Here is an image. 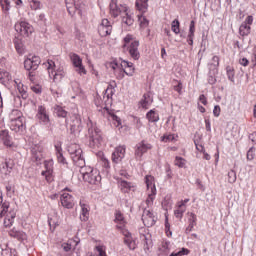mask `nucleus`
Masks as SVG:
<instances>
[{
	"instance_id": "31",
	"label": "nucleus",
	"mask_w": 256,
	"mask_h": 256,
	"mask_svg": "<svg viewBox=\"0 0 256 256\" xmlns=\"http://www.w3.org/2000/svg\"><path fill=\"white\" fill-rule=\"evenodd\" d=\"M151 103H153L151 97L149 95H144L139 102V107H141L142 109H149V107H151Z\"/></svg>"
},
{
	"instance_id": "42",
	"label": "nucleus",
	"mask_w": 256,
	"mask_h": 256,
	"mask_svg": "<svg viewBox=\"0 0 256 256\" xmlns=\"http://www.w3.org/2000/svg\"><path fill=\"white\" fill-rule=\"evenodd\" d=\"M188 37L190 39V43H193V37H195V21H191Z\"/></svg>"
},
{
	"instance_id": "21",
	"label": "nucleus",
	"mask_w": 256,
	"mask_h": 256,
	"mask_svg": "<svg viewBox=\"0 0 256 256\" xmlns=\"http://www.w3.org/2000/svg\"><path fill=\"white\" fill-rule=\"evenodd\" d=\"M44 165L46 170L42 172V175L48 183H51L53 181V161H46Z\"/></svg>"
},
{
	"instance_id": "52",
	"label": "nucleus",
	"mask_w": 256,
	"mask_h": 256,
	"mask_svg": "<svg viewBox=\"0 0 256 256\" xmlns=\"http://www.w3.org/2000/svg\"><path fill=\"white\" fill-rule=\"evenodd\" d=\"M112 121H114V125L117 127H121V118L117 115H112Z\"/></svg>"
},
{
	"instance_id": "51",
	"label": "nucleus",
	"mask_w": 256,
	"mask_h": 256,
	"mask_svg": "<svg viewBox=\"0 0 256 256\" xmlns=\"http://www.w3.org/2000/svg\"><path fill=\"white\" fill-rule=\"evenodd\" d=\"M255 159V148H250L247 152V160L253 161Z\"/></svg>"
},
{
	"instance_id": "2",
	"label": "nucleus",
	"mask_w": 256,
	"mask_h": 256,
	"mask_svg": "<svg viewBox=\"0 0 256 256\" xmlns=\"http://www.w3.org/2000/svg\"><path fill=\"white\" fill-rule=\"evenodd\" d=\"M10 129L15 133H22L25 131V117L19 110H12L9 113Z\"/></svg>"
},
{
	"instance_id": "29",
	"label": "nucleus",
	"mask_w": 256,
	"mask_h": 256,
	"mask_svg": "<svg viewBox=\"0 0 256 256\" xmlns=\"http://www.w3.org/2000/svg\"><path fill=\"white\" fill-rule=\"evenodd\" d=\"M187 220H188V228L187 231H193V227H195V225H197V215H195V213L193 212H188L186 214Z\"/></svg>"
},
{
	"instance_id": "23",
	"label": "nucleus",
	"mask_w": 256,
	"mask_h": 256,
	"mask_svg": "<svg viewBox=\"0 0 256 256\" xmlns=\"http://www.w3.org/2000/svg\"><path fill=\"white\" fill-rule=\"evenodd\" d=\"M0 139L3 145H5V147H15V142H13V140L11 139V136L9 135V131L2 130L0 132Z\"/></svg>"
},
{
	"instance_id": "33",
	"label": "nucleus",
	"mask_w": 256,
	"mask_h": 256,
	"mask_svg": "<svg viewBox=\"0 0 256 256\" xmlns=\"http://www.w3.org/2000/svg\"><path fill=\"white\" fill-rule=\"evenodd\" d=\"M160 140L162 143H171L172 141H177V135L166 133L160 138Z\"/></svg>"
},
{
	"instance_id": "44",
	"label": "nucleus",
	"mask_w": 256,
	"mask_h": 256,
	"mask_svg": "<svg viewBox=\"0 0 256 256\" xmlns=\"http://www.w3.org/2000/svg\"><path fill=\"white\" fill-rule=\"evenodd\" d=\"M11 235L16 237L17 239H27V234H25V232L20 230L12 231Z\"/></svg>"
},
{
	"instance_id": "28",
	"label": "nucleus",
	"mask_w": 256,
	"mask_h": 256,
	"mask_svg": "<svg viewBox=\"0 0 256 256\" xmlns=\"http://www.w3.org/2000/svg\"><path fill=\"white\" fill-rule=\"evenodd\" d=\"M37 117L40 121H42V123L45 124L49 123L50 121L49 114H47V110L43 106H39Z\"/></svg>"
},
{
	"instance_id": "35",
	"label": "nucleus",
	"mask_w": 256,
	"mask_h": 256,
	"mask_svg": "<svg viewBox=\"0 0 256 256\" xmlns=\"http://www.w3.org/2000/svg\"><path fill=\"white\" fill-rule=\"evenodd\" d=\"M14 45L17 53H19L20 55H23L25 53V45L23 44V41L16 39L14 41Z\"/></svg>"
},
{
	"instance_id": "26",
	"label": "nucleus",
	"mask_w": 256,
	"mask_h": 256,
	"mask_svg": "<svg viewBox=\"0 0 256 256\" xmlns=\"http://www.w3.org/2000/svg\"><path fill=\"white\" fill-rule=\"evenodd\" d=\"M137 23L141 31H145L149 27V18L145 14L141 13L137 16Z\"/></svg>"
},
{
	"instance_id": "61",
	"label": "nucleus",
	"mask_w": 256,
	"mask_h": 256,
	"mask_svg": "<svg viewBox=\"0 0 256 256\" xmlns=\"http://www.w3.org/2000/svg\"><path fill=\"white\" fill-rule=\"evenodd\" d=\"M115 221H118L121 223V221H123V214H121L119 212L116 213Z\"/></svg>"
},
{
	"instance_id": "25",
	"label": "nucleus",
	"mask_w": 256,
	"mask_h": 256,
	"mask_svg": "<svg viewBox=\"0 0 256 256\" xmlns=\"http://www.w3.org/2000/svg\"><path fill=\"white\" fill-rule=\"evenodd\" d=\"M187 203H189V199H184L178 202V209L175 210V217H177V219L183 218Z\"/></svg>"
},
{
	"instance_id": "47",
	"label": "nucleus",
	"mask_w": 256,
	"mask_h": 256,
	"mask_svg": "<svg viewBox=\"0 0 256 256\" xmlns=\"http://www.w3.org/2000/svg\"><path fill=\"white\" fill-rule=\"evenodd\" d=\"M251 31V26L247 24H242L240 26V34L241 35H249V32Z\"/></svg>"
},
{
	"instance_id": "12",
	"label": "nucleus",
	"mask_w": 256,
	"mask_h": 256,
	"mask_svg": "<svg viewBox=\"0 0 256 256\" xmlns=\"http://www.w3.org/2000/svg\"><path fill=\"white\" fill-rule=\"evenodd\" d=\"M142 221L146 227H153L157 221V218L151 209L146 208L142 215Z\"/></svg>"
},
{
	"instance_id": "22",
	"label": "nucleus",
	"mask_w": 256,
	"mask_h": 256,
	"mask_svg": "<svg viewBox=\"0 0 256 256\" xmlns=\"http://www.w3.org/2000/svg\"><path fill=\"white\" fill-rule=\"evenodd\" d=\"M44 165L46 170L42 172V175L48 183H51L53 181V161H46Z\"/></svg>"
},
{
	"instance_id": "46",
	"label": "nucleus",
	"mask_w": 256,
	"mask_h": 256,
	"mask_svg": "<svg viewBox=\"0 0 256 256\" xmlns=\"http://www.w3.org/2000/svg\"><path fill=\"white\" fill-rule=\"evenodd\" d=\"M171 29H172L173 33H175V35H179V33L181 31L179 29V20L172 21Z\"/></svg>"
},
{
	"instance_id": "15",
	"label": "nucleus",
	"mask_w": 256,
	"mask_h": 256,
	"mask_svg": "<svg viewBox=\"0 0 256 256\" xmlns=\"http://www.w3.org/2000/svg\"><path fill=\"white\" fill-rule=\"evenodd\" d=\"M103 145V137L96 130H90V146L101 147Z\"/></svg>"
},
{
	"instance_id": "30",
	"label": "nucleus",
	"mask_w": 256,
	"mask_h": 256,
	"mask_svg": "<svg viewBox=\"0 0 256 256\" xmlns=\"http://www.w3.org/2000/svg\"><path fill=\"white\" fill-rule=\"evenodd\" d=\"M15 211H9L6 216H4V227H12L15 220Z\"/></svg>"
},
{
	"instance_id": "11",
	"label": "nucleus",
	"mask_w": 256,
	"mask_h": 256,
	"mask_svg": "<svg viewBox=\"0 0 256 256\" xmlns=\"http://www.w3.org/2000/svg\"><path fill=\"white\" fill-rule=\"evenodd\" d=\"M151 149H153V145H151L150 143H147L145 141L140 142L136 146V150H135V154H134L135 158L141 159V157H143V155H145V153H147V151H151Z\"/></svg>"
},
{
	"instance_id": "7",
	"label": "nucleus",
	"mask_w": 256,
	"mask_h": 256,
	"mask_svg": "<svg viewBox=\"0 0 256 256\" xmlns=\"http://www.w3.org/2000/svg\"><path fill=\"white\" fill-rule=\"evenodd\" d=\"M68 151L74 163H77L78 165H83V163H85V160L83 159V150H81V147H79V145L71 144L68 147Z\"/></svg>"
},
{
	"instance_id": "64",
	"label": "nucleus",
	"mask_w": 256,
	"mask_h": 256,
	"mask_svg": "<svg viewBox=\"0 0 256 256\" xmlns=\"http://www.w3.org/2000/svg\"><path fill=\"white\" fill-rule=\"evenodd\" d=\"M213 61H214V63H215L216 66L219 65V57L214 56V57H213Z\"/></svg>"
},
{
	"instance_id": "10",
	"label": "nucleus",
	"mask_w": 256,
	"mask_h": 256,
	"mask_svg": "<svg viewBox=\"0 0 256 256\" xmlns=\"http://www.w3.org/2000/svg\"><path fill=\"white\" fill-rule=\"evenodd\" d=\"M71 61L75 67V71L78 72L79 75H87V70L85 69V66H83V60L79 55L73 54L71 56Z\"/></svg>"
},
{
	"instance_id": "58",
	"label": "nucleus",
	"mask_w": 256,
	"mask_h": 256,
	"mask_svg": "<svg viewBox=\"0 0 256 256\" xmlns=\"http://www.w3.org/2000/svg\"><path fill=\"white\" fill-rule=\"evenodd\" d=\"M14 4L17 9H21V6L23 5V0H14Z\"/></svg>"
},
{
	"instance_id": "34",
	"label": "nucleus",
	"mask_w": 256,
	"mask_h": 256,
	"mask_svg": "<svg viewBox=\"0 0 256 256\" xmlns=\"http://www.w3.org/2000/svg\"><path fill=\"white\" fill-rule=\"evenodd\" d=\"M146 117H147L148 121H150L151 123H157V121H159V114H157V112H155V110H150L146 114Z\"/></svg>"
},
{
	"instance_id": "59",
	"label": "nucleus",
	"mask_w": 256,
	"mask_h": 256,
	"mask_svg": "<svg viewBox=\"0 0 256 256\" xmlns=\"http://www.w3.org/2000/svg\"><path fill=\"white\" fill-rule=\"evenodd\" d=\"M199 101L200 103H202V105H207V98L205 97V95H200Z\"/></svg>"
},
{
	"instance_id": "18",
	"label": "nucleus",
	"mask_w": 256,
	"mask_h": 256,
	"mask_svg": "<svg viewBox=\"0 0 256 256\" xmlns=\"http://www.w3.org/2000/svg\"><path fill=\"white\" fill-rule=\"evenodd\" d=\"M122 72L123 79H125V75H127V77H133L135 75V66L133 65L132 62L123 60Z\"/></svg>"
},
{
	"instance_id": "53",
	"label": "nucleus",
	"mask_w": 256,
	"mask_h": 256,
	"mask_svg": "<svg viewBox=\"0 0 256 256\" xmlns=\"http://www.w3.org/2000/svg\"><path fill=\"white\" fill-rule=\"evenodd\" d=\"M213 114L215 117H219V115H221V107L215 106L213 110Z\"/></svg>"
},
{
	"instance_id": "32",
	"label": "nucleus",
	"mask_w": 256,
	"mask_h": 256,
	"mask_svg": "<svg viewBox=\"0 0 256 256\" xmlns=\"http://www.w3.org/2000/svg\"><path fill=\"white\" fill-rule=\"evenodd\" d=\"M81 207V214H80V219L81 221H88L89 220V208L87 205L80 203Z\"/></svg>"
},
{
	"instance_id": "43",
	"label": "nucleus",
	"mask_w": 256,
	"mask_h": 256,
	"mask_svg": "<svg viewBox=\"0 0 256 256\" xmlns=\"http://www.w3.org/2000/svg\"><path fill=\"white\" fill-rule=\"evenodd\" d=\"M226 73H227L229 81H234V79H235V69L231 66H228L226 68Z\"/></svg>"
},
{
	"instance_id": "14",
	"label": "nucleus",
	"mask_w": 256,
	"mask_h": 256,
	"mask_svg": "<svg viewBox=\"0 0 256 256\" xmlns=\"http://www.w3.org/2000/svg\"><path fill=\"white\" fill-rule=\"evenodd\" d=\"M123 235L125 245H127V247L130 248L132 251L137 249V239L133 237V234H131V232H129L128 230H124Z\"/></svg>"
},
{
	"instance_id": "5",
	"label": "nucleus",
	"mask_w": 256,
	"mask_h": 256,
	"mask_svg": "<svg viewBox=\"0 0 256 256\" xmlns=\"http://www.w3.org/2000/svg\"><path fill=\"white\" fill-rule=\"evenodd\" d=\"M80 173L84 181H86V183H90V185H97L98 183H101L99 170L92 168L91 166L81 167Z\"/></svg>"
},
{
	"instance_id": "3",
	"label": "nucleus",
	"mask_w": 256,
	"mask_h": 256,
	"mask_svg": "<svg viewBox=\"0 0 256 256\" xmlns=\"http://www.w3.org/2000/svg\"><path fill=\"white\" fill-rule=\"evenodd\" d=\"M44 66L47 69L48 75L52 79L53 83H61V81H63V77H65V70L63 67H57L55 61L53 60H47L46 63H44Z\"/></svg>"
},
{
	"instance_id": "48",
	"label": "nucleus",
	"mask_w": 256,
	"mask_h": 256,
	"mask_svg": "<svg viewBox=\"0 0 256 256\" xmlns=\"http://www.w3.org/2000/svg\"><path fill=\"white\" fill-rule=\"evenodd\" d=\"M30 7L33 11H39V9H41V2L39 0H32Z\"/></svg>"
},
{
	"instance_id": "24",
	"label": "nucleus",
	"mask_w": 256,
	"mask_h": 256,
	"mask_svg": "<svg viewBox=\"0 0 256 256\" xmlns=\"http://www.w3.org/2000/svg\"><path fill=\"white\" fill-rule=\"evenodd\" d=\"M118 187L122 193H129V191H133V189H135V185H133V183L127 182L123 179L118 180Z\"/></svg>"
},
{
	"instance_id": "27",
	"label": "nucleus",
	"mask_w": 256,
	"mask_h": 256,
	"mask_svg": "<svg viewBox=\"0 0 256 256\" xmlns=\"http://www.w3.org/2000/svg\"><path fill=\"white\" fill-rule=\"evenodd\" d=\"M135 7L142 14L149 9V0H136Z\"/></svg>"
},
{
	"instance_id": "45",
	"label": "nucleus",
	"mask_w": 256,
	"mask_h": 256,
	"mask_svg": "<svg viewBox=\"0 0 256 256\" xmlns=\"http://www.w3.org/2000/svg\"><path fill=\"white\" fill-rule=\"evenodd\" d=\"M189 253V249L181 248L179 251L172 252L169 256H185Z\"/></svg>"
},
{
	"instance_id": "56",
	"label": "nucleus",
	"mask_w": 256,
	"mask_h": 256,
	"mask_svg": "<svg viewBox=\"0 0 256 256\" xmlns=\"http://www.w3.org/2000/svg\"><path fill=\"white\" fill-rule=\"evenodd\" d=\"M240 65H242L243 67H247V65H249V60H247V58H241L239 60Z\"/></svg>"
},
{
	"instance_id": "13",
	"label": "nucleus",
	"mask_w": 256,
	"mask_h": 256,
	"mask_svg": "<svg viewBox=\"0 0 256 256\" xmlns=\"http://www.w3.org/2000/svg\"><path fill=\"white\" fill-rule=\"evenodd\" d=\"M113 31V27L111 26V22L108 19H102L100 25L98 26V33L101 37H107V35H111Z\"/></svg>"
},
{
	"instance_id": "55",
	"label": "nucleus",
	"mask_w": 256,
	"mask_h": 256,
	"mask_svg": "<svg viewBox=\"0 0 256 256\" xmlns=\"http://www.w3.org/2000/svg\"><path fill=\"white\" fill-rule=\"evenodd\" d=\"M244 25H248L249 27L253 25V16H248L244 22Z\"/></svg>"
},
{
	"instance_id": "17",
	"label": "nucleus",
	"mask_w": 256,
	"mask_h": 256,
	"mask_svg": "<svg viewBox=\"0 0 256 256\" xmlns=\"http://www.w3.org/2000/svg\"><path fill=\"white\" fill-rule=\"evenodd\" d=\"M125 146H118L115 148L114 152L112 153V161L113 163H121L125 157Z\"/></svg>"
},
{
	"instance_id": "19",
	"label": "nucleus",
	"mask_w": 256,
	"mask_h": 256,
	"mask_svg": "<svg viewBox=\"0 0 256 256\" xmlns=\"http://www.w3.org/2000/svg\"><path fill=\"white\" fill-rule=\"evenodd\" d=\"M145 184L147 187L148 193H152V195H157V187L155 186V177L152 175L145 176Z\"/></svg>"
},
{
	"instance_id": "41",
	"label": "nucleus",
	"mask_w": 256,
	"mask_h": 256,
	"mask_svg": "<svg viewBox=\"0 0 256 256\" xmlns=\"http://www.w3.org/2000/svg\"><path fill=\"white\" fill-rule=\"evenodd\" d=\"M0 5L4 13H8L11 9V2H9V0H0Z\"/></svg>"
},
{
	"instance_id": "38",
	"label": "nucleus",
	"mask_w": 256,
	"mask_h": 256,
	"mask_svg": "<svg viewBox=\"0 0 256 256\" xmlns=\"http://www.w3.org/2000/svg\"><path fill=\"white\" fill-rule=\"evenodd\" d=\"M9 211H14V210L9 208V203H4L2 205V210L0 212V219H3V217H7V215L9 214Z\"/></svg>"
},
{
	"instance_id": "39",
	"label": "nucleus",
	"mask_w": 256,
	"mask_h": 256,
	"mask_svg": "<svg viewBox=\"0 0 256 256\" xmlns=\"http://www.w3.org/2000/svg\"><path fill=\"white\" fill-rule=\"evenodd\" d=\"M174 163L176 167H179L180 169H185V167H187V160L181 157H176Z\"/></svg>"
},
{
	"instance_id": "63",
	"label": "nucleus",
	"mask_w": 256,
	"mask_h": 256,
	"mask_svg": "<svg viewBox=\"0 0 256 256\" xmlns=\"http://www.w3.org/2000/svg\"><path fill=\"white\" fill-rule=\"evenodd\" d=\"M205 123H206V131H211V122L206 120Z\"/></svg>"
},
{
	"instance_id": "1",
	"label": "nucleus",
	"mask_w": 256,
	"mask_h": 256,
	"mask_svg": "<svg viewBox=\"0 0 256 256\" xmlns=\"http://www.w3.org/2000/svg\"><path fill=\"white\" fill-rule=\"evenodd\" d=\"M110 14L112 17H121L122 23H124V25L131 26L133 23H135V20L133 19V13H131V10L125 4H117V2H111Z\"/></svg>"
},
{
	"instance_id": "36",
	"label": "nucleus",
	"mask_w": 256,
	"mask_h": 256,
	"mask_svg": "<svg viewBox=\"0 0 256 256\" xmlns=\"http://www.w3.org/2000/svg\"><path fill=\"white\" fill-rule=\"evenodd\" d=\"M75 246H77V242H75V240H68L62 244V249L63 251L69 252Z\"/></svg>"
},
{
	"instance_id": "20",
	"label": "nucleus",
	"mask_w": 256,
	"mask_h": 256,
	"mask_svg": "<svg viewBox=\"0 0 256 256\" xmlns=\"http://www.w3.org/2000/svg\"><path fill=\"white\" fill-rule=\"evenodd\" d=\"M48 223L50 227H53V229L59 227V225H61V216H59V213L55 211L50 212L48 216Z\"/></svg>"
},
{
	"instance_id": "50",
	"label": "nucleus",
	"mask_w": 256,
	"mask_h": 256,
	"mask_svg": "<svg viewBox=\"0 0 256 256\" xmlns=\"http://www.w3.org/2000/svg\"><path fill=\"white\" fill-rule=\"evenodd\" d=\"M31 90L33 91V93H36L37 95H41L43 91V87H41V85L39 84H36L31 87Z\"/></svg>"
},
{
	"instance_id": "6",
	"label": "nucleus",
	"mask_w": 256,
	"mask_h": 256,
	"mask_svg": "<svg viewBox=\"0 0 256 256\" xmlns=\"http://www.w3.org/2000/svg\"><path fill=\"white\" fill-rule=\"evenodd\" d=\"M15 31L19 33L22 37H30L35 31L33 25L28 22L20 21L15 24Z\"/></svg>"
},
{
	"instance_id": "16",
	"label": "nucleus",
	"mask_w": 256,
	"mask_h": 256,
	"mask_svg": "<svg viewBox=\"0 0 256 256\" xmlns=\"http://www.w3.org/2000/svg\"><path fill=\"white\" fill-rule=\"evenodd\" d=\"M61 205L65 207V209H73L75 206V201L73 200V196L67 192H63L60 197Z\"/></svg>"
},
{
	"instance_id": "62",
	"label": "nucleus",
	"mask_w": 256,
	"mask_h": 256,
	"mask_svg": "<svg viewBox=\"0 0 256 256\" xmlns=\"http://www.w3.org/2000/svg\"><path fill=\"white\" fill-rule=\"evenodd\" d=\"M58 161L59 163H65V158H63V154L61 152L58 153Z\"/></svg>"
},
{
	"instance_id": "4",
	"label": "nucleus",
	"mask_w": 256,
	"mask_h": 256,
	"mask_svg": "<svg viewBox=\"0 0 256 256\" xmlns=\"http://www.w3.org/2000/svg\"><path fill=\"white\" fill-rule=\"evenodd\" d=\"M123 41V48L127 49L132 59L137 61L139 57H141V54L139 53V40L135 39V36L128 34L124 37Z\"/></svg>"
},
{
	"instance_id": "9",
	"label": "nucleus",
	"mask_w": 256,
	"mask_h": 256,
	"mask_svg": "<svg viewBox=\"0 0 256 256\" xmlns=\"http://www.w3.org/2000/svg\"><path fill=\"white\" fill-rule=\"evenodd\" d=\"M39 65H41V58H39V56L30 55L24 60V68L26 71H31V69L35 71Z\"/></svg>"
},
{
	"instance_id": "57",
	"label": "nucleus",
	"mask_w": 256,
	"mask_h": 256,
	"mask_svg": "<svg viewBox=\"0 0 256 256\" xmlns=\"http://www.w3.org/2000/svg\"><path fill=\"white\" fill-rule=\"evenodd\" d=\"M175 91H177V93H181L182 89H183V84L181 82L178 83V85H176L174 87Z\"/></svg>"
},
{
	"instance_id": "40",
	"label": "nucleus",
	"mask_w": 256,
	"mask_h": 256,
	"mask_svg": "<svg viewBox=\"0 0 256 256\" xmlns=\"http://www.w3.org/2000/svg\"><path fill=\"white\" fill-rule=\"evenodd\" d=\"M55 113L57 114L58 117H62L63 119H65V117H67L68 115L67 111L63 109V107L61 106L55 107Z\"/></svg>"
},
{
	"instance_id": "60",
	"label": "nucleus",
	"mask_w": 256,
	"mask_h": 256,
	"mask_svg": "<svg viewBox=\"0 0 256 256\" xmlns=\"http://www.w3.org/2000/svg\"><path fill=\"white\" fill-rule=\"evenodd\" d=\"M33 156L35 158L36 161H41L43 155H41V152H39L38 154L33 152Z\"/></svg>"
},
{
	"instance_id": "37",
	"label": "nucleus",
	"mask_w": 256,
	"mask_h": 256,
	"mask_svg": "<svg viewBox=\"0 0 256 256\" xmlns=\"http://www.w3.org/2000/svg\"><path fill=\"white\" fill-rule=\"evenodd\" d=\"M0 79L2 81H11V74L5 68H0Z\"/></svg>"
},
{
	"instance_id": "54",
	"label": "nucleus",
	"mask_w": 256,
	"mask_h": 256,
	"mask_svg": "<svg viewBox=\"0 0 256 256\" xmlns=\"http://www.w3.org/2000/svg\"><path fill=\"white\" fill-rule=\"evenodd\" d=\"M96 250L98 251L99 256H107V254H105V249H103L102 246L96 247Z\"/></svg>"
},
{
	"instance_id": "8",
	"label": "nucleus",
	"mask_w": 256,
	"mask_h": 256,
	"mask_svg": "<svg viewBox=\"0 0 256 256\" xmlns=\"http://www.w3.org/2000/svg\"><path fill=\"white\" fill-rule=\"evenodd\" d=\"M107 68L113 71L116 79H123V60H112L107 63Z\"/></svg>"
},
{
	"instance_id": "49",
	"label": "nucleus",
	"mask_w": 256,
	"mask_h": 256,
	"mask_svg": "<svg viewBox=\"0 0 256 256\" xmlns=\"http://www.w3.org/2000/svg\"><path fill=\"white\" fill-rule=\"evenodd\" d=\"M154 199H155V194H153V192H148V198L146 199V205L148 207H151V205H153Z\"/></svg>"
}]
</instances>
